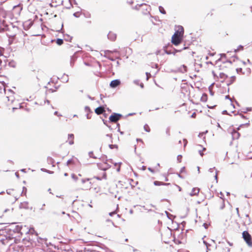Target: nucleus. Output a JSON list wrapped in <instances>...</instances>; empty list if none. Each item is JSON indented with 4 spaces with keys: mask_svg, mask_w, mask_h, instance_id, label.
Wrapping results in <instances>:
<instances>
[{
    "mask_svg": "<svg viewBox=\"0 0 252 252\" xmlns=\"http://www.w3.org/2000/svg\"><path fill=\"white\" fill-rule=\"evenodd\" d=\"M208 100V95L206 94L203 93L200 98V101L202 102H206Z\"/></svg>",
    "mask_w": 252,
    "mask_h": 252,
    "instance_id": "obj_18",
    "label": "nucleus"
},
{
    "mask_svg": "<svg viewBox=\"0 0 252 252\" xmlns=\"http://www.w3.org/2000/svg\"><path fill=\"white\" fill-rule=\"evenodd\" d=\"M188 47L185 46V45H184V47L182 49H177V52H181L183 50H185V49H188Z\"/></svg>",
    "mask_w": 252,
    "mask_h": 252,
    "instance_id": "obj_53",
    "label": "nucleus"
},
{
    "mask_svg": "<svg viewBox=\"0 0 252 252\" xmlns=\"http://www.w3.org/2000/svg\"><path fill=\"white\" fill-rule=\"evenodd\" d=\"M105 107H106V105H100L94 109V112L98 115H100L105 111L104 108Z\"/></svg>",
    "mask_w": 252,
    "mask_h": 252,
    "instance_id": "obj_7",
    "label": "nucleus"
},
{
    "mask_svg": "<svg viewBox=\"0 0 252 252\" xmlns=\"http://www.w3.org/2000/svg\"><path fill=\"white\" fill-rule=\"evenodd\" d=\"M222 114L223 115H229L227 110H224L222 111Z\"/></svg>",
    "mask_w": 252,
    "mask_h": 252,
    "instance_id": "obj_61",
    "label": "nucleus"
},
{
    "mask_svg": "<svg viewBox=\"0 0 252 252\" xmlns=\"http://www.w3.org/2000/svg\"><path fill=\"white\" fill-rule=\"evenodd\" d=\"M183 142H184V147H185L188 144V141L186 139L184 138V139H183Z\"/></svg>",
    "mask_w": 252,
    "mask_h": 252,
    "instance_id": "obj_57",
    "label": "nucleus"
},
{
    "mask_svg": "<svg viewBox=\"0 0 252 252\" xmlns=\"http://www.w3.org/2000/svg\"><path fill=\"white\" fill-rule=\"evenodd\" d=\"M121 83V80L119 79H114L112 80L109 84L110 87L112 89H115L119 86Z\"/></svg>",
    "mask_w": 252,
    "mask_h": 252,
    "instance_id": "obj_5",
    "label": "nucleus"
},
{
    "mask_svg": "<svg viewBox=\"0 0 252 252\" xmlns=\"http://www.w3.org/2000/svg\"><path fill=\"white\" fill-rule=\"evenodd\" d=\"M77 58V56H76V54H74L72 56L70 57V65L71 66H73L74 63V62H75Z\"/></svg>",
    "mask_w": 252,
    "mask_h": 252,
    "instance_id": "obj_14",
    "label": "nucleus"
},
{
    "mask_svg": "<svg viewBox=\"0 0 252 252\" xmlns=\"http://www.w3.org/2000/svg\"><path fill=\"white\" fill-rule=\"evenodd\" d=\"M177 32L178 31H176L171 38V43L175 46H178L181 42V40L179 38Z\"/></svg>",
    "mask_w": 252,
    "mask_h": 252,
    "instance_id": "obj_3",
    "label": "nucleus"
},
{
    "mask_svg": "<svg viewBox=\"0 0 252 252\" xmlns=\"http://www.w3.org/2000/svg\"><path fill=\"white\" fill-rule=\"evenodd\" d=\"M41 170L43 172H46L48 174H53L54 173V171H50V170H47L45 168H41Z\"/></svg>",
    "mask_w": 252,
    "mask_h": 252,
    "instance_id": "obj_30",
    "label": "nucleus"
},
{
    "mask_svg": "<svg viewBox=\"0 0 252 252\" xmlns=\"http://www.w3.org/2000/svg\"><path fill=\"white\" fill-rule=\"evenodd\" d=\"M212 75L213 76V77H214V78H218V76H217V75L216 74V73L214 71H212Z\"/></svg>",
    "mask_w": 252,
    "mask_h": 252,
    "instance_id": "obj_55",
    "label": "nucleus"
},
{
    "mask_svg": "<svg viewBox=\"0 0 252 252\" xmlns=\"http://www.w3.org/2000/svg\"><path fill=\"white\" fill-rule=\"evenodd\" d=\"M220 198L224 201L225 198H224V195H223V193L221 191H220Z\"/></svg>",
    "mask_w": 252,
    "mask_h": 252,
    "instance_id": "obj_50",
    "label": "nucleus"
},
{
    "mask_svg": "<svg viewBox=\"0 0 252 252\" xmlns=\"http://www.w3.org/2000/svg\"><path fill=\"white\" fill-rule=\"evenodd\" d=\"M185 172H186V168L185 166H184L181 168L180 173H185Z\"/></svg>",
    "mask_w": 252,
    "mask_h": 252,
    "instance_id": "obj_48",
    "label": "nucleus"
},
{
    "mask_svg": "<svg viewBox=\"0 0 252 252\" xmlns=\"http://www.w3.org/2000/svg\"><path fill=\"white\" fill-rule=\"evenodd\" d=\"M89 156L91 158H93L94 159L97 158V157L94 155V153L93 151H90L89 152Z\"/></svg>",
    "mask_w": 252,
    "mask_h": 252,
    "instance_id": "obj_34",
    "label": "nucleus"
},
{
    "mask_svg": "<svg viewBox=\"0 0 252 252\" xmlns=\"http://www.w3.org/2000/svg\"><path fill=\"white\" fill-rule=\"evenodd\" d=\"M56 42L58 45L60 46L63 44V39L58 38L56 39Z\"/></svg>",
    "mask_w": 252,
    "mask_h": 252,
    "instance_id": "obj_25",
    "label": "nucleus"
},
{
    "mask_svg": "<svg viewBox=\"0 0 252 252\" xmlns=\"http://www.w3.org/2000/svg\"><path fill=\"white\" fill-rule=\"evenodd\" d=\"M204 150H206V148H203V150H202H202H199V155H200L201 157H202V156H203V154L202 151H204Z\"/></svg>",
    "mask_w": 252,
    "mask_h": 252,
    "instance_id": "obj_56",
    "label": "nucleus"
},
{
    "mask_svg": "<svg viewBox=\"0 0 252 252\" xmlns=\"http://www.w3.org/2000/svg\"><path fill=\"white\" fill-rule=\"evenodd\" d=\"M203 244L206 246V247H210L211 245L207 242L206 241L204 240L203 241Z\"/></svg>",
    "mask_w": 252,
    "mask_h": 252,
    "instance_id": "obj_52",
    "label": "nucleus"
},
{
    "mask_svg": "<svg viewBox=\"0 0 252 252\" xmlns=\"http://www.w3.org/2000/svg\"><path fill=\"white\" fill-rule=\"evenodd\" d=\"M91 180L90 178H86V179H82L81 180V182L82 183V184H84L87 181H89Z\"/></svg>",
    "mask_w": 252,
    "mask_h": 252,
    "instance_id": "obj_43",
    "label": "nucleus"
},
{
    "mask_svg": "<svg viewBox=\"0 0 252 252\" xmlns=\"http://www.w3.org/2000/svg\"><path fill=\"white\" fill-rule=\"evenodd\" d=\"M144 128L145 131L149 132L151 130L150 127L147 124H145L144 126Z\"/></svg>",
    "mask_w": 252,
    "mask_h": 252,
    "instance_id": "obj_31",
    "label": "nucleus"
},
{
    "mask_svg": "<svg viewBox=\"0 0 252 252\" xmlns=\"http://www.w3.org/2000/svg\"><path fill=\"white\" fill-rule=\"evenodd\" d=\"M133 83H134L135 85H138V86H139V84H140V80H134L133 81Z\"/></svg>",
    "mask_w": 252,
    "mask_h": 252,
    "instance_id": "obj_49",
    "label": "nucleus"
},
{
    "mask_svg": "<svg viewBox=\"0 0 252 252\" xmlns=\"http://www.w3.org/2000/svg\"><path fill=\"white\" fill-rule=\"evenodd\" d=\"M28 202H24L23 203H21L19 205L20 209H27L28 208Z\"/></svg>",
    "mask_w": 252,
    "mask_h": 252,
    "instance_id": "obj_17",
    "label": "nucleus"
},
{
    "mask_svg": "<svg viewBox=\"0 0 252 252\" xmlns=\"http://www.w3.org/2000/svg\"><path fill=\"white\" fill-rule=\"evenodd\" d=\"M68 138L71 139V140H69L68 143L69 145H71L74 144V134L72 133H70L68 134Z\"/></svg>",
    "mask_w": 252,
    "mask_h": 252,
    "instance_id": "obj_16",
    "label": "nucleus"
},
{
    "mask_svg": "<svg viewBox=\"0 0 252 252\" xmlns=\"http://www.w3.org/2000/svg\"><path fill=\"white\" fill-rule=\"evenodd\" d=\"M115 214H116V212L115 211H112L111 212H110L109 213V215L110 216V217H112Z\"/></svg>",
    "mask_w": 252,
    "mask_h": 252,
    "instance_id": "obj_59",
    "label": "nucleus"
},
{
    "mask_svg": "<svg viewBox=\"0 0 252 252\" xmlns=\"http://www.w3.org/2000/svg\"><path fill=\"white\" fill-rule=\"evenodd\" d=\"M102 178L105 180L107 179V174L106 172L103 173Z\"/></svg>",
    "mask_w": 252,
    "mask_h": 252,
    "instance_id": "obj_54",
    "label": "nucleus"
},
{
    "mask_svg": "<svg viewBox=\"0 0 252 252\" xmlns=\"http://www.w3.org/2000/svg\"><path fill=\"white\" fill-rule=\"evenodd\" d=\"M219 70H223L224 71H226V69L227 67V66H222V65H219Z\"/></svg>",
    "mask_w": 252,
    "mask_h": 252,
    "instance_id": "obj_38",
    "label": "nucleus"
},
{
    "mask_svg": "<svg viewBox=\"0 0 252 252\" xmlns=\"http://www.w3.org/2000/svg\"><path fill=\"white\" fill-rule=\"evenodd\" d=\"M159 12L162 14H166V11L164 8L162 6H159L158 7Z\"/></svg>",
    "mask_w": 252,
    "mask_h": 252,
    "instance_id": "obj_27",
    "label": "nucleus"
},
{
    "mask_svg": "<svg viewBox=\"0 0 252 252\" xmlns=\"http://www.w3.org/2000/svg\"><path fill=\"white\" fill-rule=\"evenodd\" d=\"M47 162L48 163V164H51L52 165V166H55V164H54V162H55V160L54 159L50 157H48L47 158Z\"/></svg>",
    "mask_w": 252,
    "mask_h": 252,
    "instance_id": "obj_20",
    "label": "nucleus"
},
{
    "mask_svg": "<svg viewBox=\"0 0 252 252\" xmlns=\"http://www.w3.org/2000/svg\"><path fill=\"white\" fill-rule=\"evenodd\" d=\"M107 38L111 41H114L117 38V34L112 32H109L107 34Z\"/></svg>",
    "mask_w": 252,
    "mask_h": 252,
    "instance_id": "obj_8",
    "label": "nucleus"
},
{
    "mask_svg": "<svg viewBox=\"0 0 252 252\" xmlns=\"http://www.w3.org/2000/svg\"><path fill=\"white\" fill-rule=\"evenodd\" d=\"M73 15L76 18H78L80 17V13L79 12H76L73 13Z\"/></svg>",
    "mask_w": 252,
    "mask_h": 252,
    "instance_id": "obj_40",
    "label": "nucleus"
},
{
    "mask_svg": "<svg viewBox=\"0 0 252 252\" xmlns=\"http://www.w3.org/2000/svg\"><path fill=\"white\" fill-rule=\"evenodd\" d=\"M123 116L120 113L113 112L109 117V122L110 123L118 121Z\"/></svg>",
    "mask_w": 252,
    "mask_h": 252,
    "instance_id": "obj_2",
    "label": "nucleus"
},
{
    "mask_svg": "<svg viewBox=\"0 0 252 252\" xmlns=\"http://www.w3.org/2000/svg\"><path fill=\"white\" fill-rule=\"evenodd\" d=\"M105 53L106 54V53H119V51H118L117 49H114V50L113 51H110V50H106L104 51Z\"/></svg>",
    "mask_w": 252,
    "mask_h": 252,
    "instance_id": "obj_29",
    "label": "nucleus"
},
{
    "mask_svg": "<svg viewBox=\"0 0 252 252\" xmlns=\"http://www.w3.org/2000/svg\"><path fill=\"white\" fill-rule=\"evenodd\" d=\"M242 237L249 247H252V237L251 234L247 230L242 232Z\"/></svg>",
    "mask_w": 252,
    "mask_h": 252,
    "instance_id": "obj_1",
    "label": "nucleus"
},
{
    "mask_svg": "<svg viewBox=\"0 0 252 252\" xmlns=\"http://www.w3.org/2000/svg\"><path fill=\"white\" fill-rule=\"evenodd\" d=\"M165 132H166V134H167V136H170V127H168L166 128Z\"/></svg>",
    "mask_w": 252,
    "mask_h": 252,
    "instance_id": "obj_42",
    "label": "nucleus"
},
{
    "mask_svg": "<svg viewBox=\"0 0 252 252\" xmlns=\"http://www.w3.org/2000/svg\"><path fill=\"white\" fill-rule=\"evenodd\" d=\"M4 233H6V235H8V237H9V238H10L13 235V233L12 232V228H10L7 226L5 227L4 229H2L0 230V234L1 235L4 234ZM6 237V238H7V236Z\"/></svg>",
    "mask_w": 252,
    "mask_h": 252,
    "instance_id": "obj_4",
    "label": "nucleus"
},
{
    "mask_svg": "<svg viewBox=\"0 0 252 252\" xmlns=\"http://www.w3.org/2000/svg\"><path fill=\"white\" fill-rule=\"evenodd\" d=\"M210 88H211V86H210L209 87V93H210V94L212 96H213L215 94V92L212 90H210Z\"/></svg>",
    "mask_w": 252,
    "mask_h": 252,
    "instance_id": "obj_47",
    "label": "nucleus"
},
{
    "mask_svg": "<svg viewBox=\"0 0 252 252\" xmlns=\"http://www.w3.org/2000/svg\"><path fill=\"white\" fill-rule=\"evenodd\" d=\"M105 57L107 58L108 59L110 60L111 61L113 62V61H115V59H114L113 57H111V56H106Z\"/></svg>",
    "mask_w": 252,
    "mask_h": 252,
    "instance_id": "obj_46",
    "label": "nucleus"
},
{
    "mask_svg": "<svg viewBox=\"0 0 252 252\" xmlns=\"http://www.w3.org/2000/svg\"><path fill=\"white\" fill-rule=\"evenodd\" d=\"M63 35L64 36L65 40L71 42V40L72 39V36H70L68 34H64Z\"/></svg>",
    "mask_w": 252,
    "mask_h": 252,
    "instance_id": "obj_23",
    "label": "nucleus"
},
{
    "mask_svg": "<svg viewBox=\"0 0 252 252\" xmlns=\"http://www.w3.org/2000/svg\"><path fill=\"white\" fill-rule=\"evenodd\" d=\"M109 148L110 149H113L114 148L118 149V145L117 144H109L108 145Z\"/></svg>",
    "mask_w": 252,
    "mask_h": 252,
    "instance_id": "obj_28",
    "label": "nucleus"
},
{
    "mask_svg": "<svg viewBox=\"0 0 252 252\" xmlns=\"http://www.w3.org/2000/svg\"><path fill=\"white\" fill-rule=\"evenodd\" d=\"M16 228H17V233H19L22 232V229L26 228V225L23 226L22 225H16Z\"/></svg>",
    "mask_w": 252,
    "mask_h": 252,
    "instance_id": "obj_15",
    "label": "nucleus"
},
{
    "mask_svg": "<svg viewBox=\"0 0 252 252\" xmlns=\"http://www.w3.org/2000/svg\"><path fill=\"white\" fill-rule=\"evenodd\" d=\"M229 63L230 64H232V62L230 60H226L225 61L222 62L223 63Z\"/></svg>",
    "mask_w": 252,
    "mask_h": 252,
    "instance_id": "obj_51",
    "label": "nucleus"
},
{
    "mask_svg": "<svg viewBox=\"0 0 252 252\" xmlns=\"http://www.w3.org/2000/svg\"><path fill=\"white\" fill-rule=\"evenodd\" d=\"M29 230H30V233L31 234H35L36 235H38V233L35 231L33 227H31L30 229H29Z\"/></svg>",
    "mask_w": 252,
    "mask_h": 252,
    "instance_id": "obj_35",
    "label": "nucleus"
},
{
    "mask_svg": "<svg viewBox=\"0 0 252 252\" xmlns=\"http://www.w3.org/2000/svg\"><path fill=\"white\" fill-rule=\"evenodd\" d=\"M8 65L9 66H10V67H15V63L14 62V61H11L10 62H9L8 63Z\"/></svg>",
    "mask_w": 252,
    "mask_h": 252,
    "instance_id": "obj_36",
    "label": "nucleus"
},
{
    "mask_svg": "<svg viewBox=\"0 0 252 252\" xmlns=\"http://www.w3.org/2000/svg\"><path fill=\"white\" fill-rule=\"evenodd\" d=\"M219 76L220 78H223L224 79H225L228 77V76L223 72L220 73Z\"/></svg>",
    "mask_w": 252,
    "mask_h": 252,
    "instance_id": "obj_26",
    "label": "nucleus"
},
{
    "mask_svg": "<svg viewBox=\"0 0 252 252\" xmlns=\"http://www.w3.org/2000/svg\"><path fill=\"white\" fill-rule=\"evenodd\" d=\"M182 155H178L177 156V161L179 162H181V161H182Z\"/></svg>",
    "mask_w": 252,
    "mask_h": 252,
    "instance_id": "obj_41",
    "label": "nucleus"
},
{
    "mask_svg": "<svg viewBox=\"0 0 252 252\" xmlns=\"http://www.w3.org/2000/svg\"><path fill=\"white\" fill-rule=\"evenodd\" d=\"M154 185L156 186H171L170 183H165L161 181H155L153 183Z\"/></svg>",
    "mask_w": 252,
    "mask_h": 252,
    "instance_id": "obj_10",
    "label": "nucleus"
},
{
    "mask_svg": "<svg viewBox=\"0 0 252 252\" xmlns=\"http://www.w3.org/2000/svg\"><path fill=\"white\" fill-rule=\"evenodd\" d=\"M107 165L108 166V167H104L102 166V164L101 163H97V166L98 169L102 171H105L111 167V165L109 164H107Z\"/></svg>",
    "mask_w": 252,
    "mask_h": 252,
    "instance_id": "obj_13",
    "label": "nucleus"
},
{
    "mask_svg": "<svg viewBox=\"0 0 252 252\" xmlns=\"http://www.w3.org/2000/svg\"><path fill=\"white\" fill-rule=\"evenodd\" d=\"M242 68L240 67V68H237L236 69V71L237 72V73H239L240 72H242L243 74H244V72H242Z\"/></svg>",
    "mask_w": 252,
    "mask_h": 252,
    "instance_id": "obj_39",
    "label": "nucleus"
},
{
    "mask_svg": "<svg viewBox=\"0 0 252 252\" xmlns=\"http://www.w3.org/2000/svg\"><path fill=\"white\" fill-rule=\"evenodd\" d=\"M85 110L86 112H87L88 113H92L93 112L91 110L90 107L88 106H86L85 107Z\"/></svg>",
    "mask_w": 252,
    "mask_h": 252,
    "instance_id": "obj_33",
    "label": "nucleus"
},
{
    "mask_svg": "<svg viewBox=\"0 0 252 252\" xmlns=\"http://www.w3.org/2000/svg\"><path fill=\"white\" fill-rule=\"evenodd\" d=\"M199 192V189L198 188H193L192 189L191 192L189 193V195L191 196L198 195Z\"/></svg>",
    "mask_w": 252,
    "mask_h": 252,
    "instance_id": "obj_11",
    "label": "nucleus"
},
{
    "mask_svg": "<svg viewBox=\"0 0 252 252\" xmlns=\"http://www.w3.org/2000/svg\"><path fill=\"white\" fill-rule=\"evenodd\" d=\"M220 57L222 58H226V54H224V53H221V54H220Z\"/></svg>",
    "mask_w": 252,
    "mask_h": 252,
    "instance_id": "obj_64",
    "label": "nucleus"
},
{
    "mask_svg": "<svg viewBox=\"0 0 252 252\" xmlns=\"http://www.w3.org/2000/svg\"><path fill=\"white\" fill-rule=\"evenodd\" d=\"M217 105H214L213 106H210L209 105H207V108H209V109H213L214 108H215Z\"/></svg>",
    "mask_w": 252,
    "mask_h": 252,
    "instance_id": "obj_63",
    "label": "nucleus"
},
{
    "mask_svg": "<svg viewBox=\"0 0 252 252\" xmlns=\"http://www.w3.org/2000/svg\"><path fill=\"white\" fill-rule=\"evenodd\" d=\"M163 50H164V53L167 55H171V54H173L174 55H175V53L172 52V49L169 47V44L163 47Z\"/></svg>",
    "mask_w": 252,
    "mask_h": 252,
    "instance_id": "obj_9",
    "label": "nucleus"
},
{
    "mask_svg": "<svg viewBox=\"0 0 252 252\" xmlns=\"http://www.w3.org/2000/svg\"><path fill=\"white\" fill-rule=\"evenodd\" d=\"M30 230H29L28 227L26 225V228L22 229V232L20 233L21 235H22L23 233H25L26 234H29L30 233Z\"/></svg>",
    "mask_w": 252,
    "mask_h": 252,
    "instance_id": "obj_22",
    "label": "nucleus"
},
{
    "mask_svg": "<svg viewBox=\"0 0 252 252\" xmlns=\"http://www.w3.org/2000/svg\"><path fill=\"white\" fill-rule=\"evenodd\" d=\"M27 191V188L26 187H23V190H22V191L21 192V196L25 195L26 194Z\"/></svg>",
    "mask_w": 252,
    "mask_h": 252,
    "instance_id": "obj_32",
    "label": "nucleus"
},
{
    "mask_svg": "<svg viewBox=\"0 0 252 252\" xmlns=\"http://www.w3.org/2000/svg\"><path fill=\"white\" fill-rule=\"evenodd\" d=\"M169 47H170L171 48H172V49L173 50V51L172 52L173 53H175V54H176V53H178V52H177V49H175V48H173V47H172V46L170 43H169Z\"/></svg>",
    "mask_w": 252,
    "mask_h": 252,
    "instance_id": "obj_44",
    "label": "nucleus"
},
{
    "mask_svg": "<svg viewBox=\"0 0 252 252\" xmlns=\"http://www.w3.org/2000/svg\"><path fill=\"white\" fill-rule=\"evenodd\" d=\"M231 133L233 139H238L241 135L239 132H238L235 129H233L232 132H231Z\"/></svg>",
    "mask_w": 252,
    "mask_h": 252,
    "instance_id": "obj_12",
    "label": "nucleus"
},
{
    "mask_svg": "<svg viewBox=\"0 0 252 252\" xmlns=\"http://www.w3.org/2000/svg\"><path fill=\"white\" fill-rule=\"evenodd\" d=\"M13 233H17V228H16V226H15L13 228H11Z\"/></svg>",
    "mask_w": 252,
    "mask_h": 252,
    "instance_id": "obj_62",
    "label": "nucleus"
},
{
    "mask_svg": "<svg viewBox=\"0 0 252 252\" xmlns=\"http://www.w3.org/2000/svg\"><path fill=\"white\" fill-rule=\"evenodd\" d=\"M0 12H2L3 13V18H5L7 16V12L5 11L3 7H0ZM1 20L0 18V23H1Z\"/></svg>",
    "mask_w": 252,
    "mask_h": 252,
    "instance_id": "obj_21",
    "label": "nucleus"
},
{
    "mask_svg": "<svg viewBox=\"0 0 252 252\" xmlns=\"http://www.w3.org/2000/svg\"><path fill=\"white\" fill-rule=\"evenodd\" d=\"M94 178H95V179H97V180H99V181H101L102 179V177H100L98 176H94Z\"/></svg>",
    "mask_w": 252,
    "mask_h": 252,
    "instance_id": "obj_58",
    "label": "nucleus"
},
{
    "mask_svg": "<svg viewBox=\"0 0 252 252\" xmlns=\"http://www.w3.org/2000/svg\"><path fill=\"white\" fill-rule=\"evenodd\" d=\"M187 70H188L187 66L185 64H183L181 66V67H179L177 70H172V71L174 73L180 72L182 73H184L187 72Z\"/></svg>",
    "mask_w": 252,
    "mask_h": 252,
    "instance_id": "obj_6",
    "label": "nucleus"
},
{
    "mask_svg": "<svg viewBox=\"0 0 252 252\" xmlns=\"http://www.w3.org/2000/svg\"><path fill=\"white\" fill-rule=\"evenodd\" d=\"M71 177L75 181H77V180L78 179V177L74 173L71 174Z\"/></svg>",
    "mask_w": 252,
    "mask_h": 252,
    "instance_id": "obj_37",
    "label": "nucleus"
},
{
    "mask_svg": "<svg viewBox=\"0 0 252 252\" xmlns=\"http://www.w3.org/2000/svg\"><path fill=\"white\" fill-rule=\"evenodd\" d=\"M72 160H72V159H68V160L67 161L66 163V165L67 166H68V165H69L70 163L71 162H72Z\"/></svg>",
    "mask_w": 252,
    "mask_h": 252,
    "instance_id": "obj_60",
    "label": "nucleus"
},
{
    "mask_svg": "<svg viewBox=\"0 0 252 252\" xmlns=\"http://www.w3.org/2000/svg\"><path fill=\"white\" fill-rule=\"evenodd\" d=\"M178 31V35L181 34V33L183 34L184 33V28L182 26H179V29Z\"/></svg>",
    "mask_w": 252,
    "mask_h": 252,
    "instance_id": "obj_24",
    "label": "nucleus"
},
{
    "mask_svg": "<svg viewBox=\"0 0 252 252\" xmlns=\"http://www.w3.org/2000/svg\"><path fill=\"white\" fill-rule=\"evenodd\" d=\"M236 78L235 76H232L230 77V80H229V81L228 83H227V86H229L232 84L236 81Z\"/></svg>",
    "mask_w": 252,
    "mask_h": 252,
    "instance_id": "obj_19",
    "label": "nucleus"
},
{
    "mask_svg": "<svg viewBox=\"0 0 252 252\" xmlns=\"http://www.w3.org/2000/svg\"><path fill=\"white\" fill-rule=\"evenodd\" d=\"M106 136L107 137H109L110 139V142L111 143H113V140H112V134H107L106 135Z\"/></svg>",
    "mask_w": 252,
    "mask_h": 252,
    "instance_id": "obj_45",
    "label": "nucleus"
}]
</instances>
